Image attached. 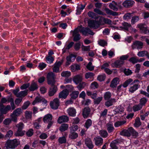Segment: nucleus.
Instances as JSON below:
<instances>
[{
    "mask_svg": "<svg viewBox=\"0 0 149 149\" xmlns=\"http://www.w3.org/2000/svg\"><path fill=\"white\" fill-rule=\"evenodd\" d=\"M22 113V111L20 108H17L10 115L12 121L15 123L17 122V117Z\"/></svg>",
    "mask_w": 149,
    "mask_h": 149,
    "instance_id": "1",
    "label": "nucleus"
},
{
    "mask_svg": "<svg viewBox=\"0 0 149 149\" xmlns=\"http://www.w3.org/2000/svg\"><path fill=\"white\" fill-rule=\"evenodd\" d=\"M52 115L48 114L45 116L43 118L44 123H48L47 128L48 129L51 127L54 123L53 121L52 120Z\"/></svg>",
    "mask_w": 149,
    "mask_h": 149,
    "instance_id": "2",
    "label": "nucleus"
},
{
    "mask_svg": "<svg viewBox=\"0 0 149 149\" xmlns=\"http://www.w3.org/2000/svg\"><path fill=\"white\" fill-rule=\"evenodd\" d=\"M19 142L17 139L7 141L5 144L6 146L9 148L14 149L19 144Z\"/></svg>",
    "mask_w": 149,
    "mask_h": 149,
    "instance_id": "3",
    "label": "nucleus"
},
{
    "mask_svg": "<svg viewBox=\"0 0 149 149\" xmlns=\"http://www.w3.org/2000/svg\"><path fill=\"white\" fill-rule=\"evenodd\" d=\"M78 28L79 31L84 36H87L88 34L93 35L94 34L93 32L88 27H82V26H81Z\"/></svg>",
    "mask_w": 149,
    "mask_h": 149,
    "instance_id": "4",
    "label": "nucleus"
},
{
    "mask_svg": "<svg viewBox=\"0 0 149 149\" xmlns=\"http://www.w3.org/2000/svg\"><path fill=\"white\" fill-rule=\"evenodd\" d=\"M55 76V74L52 72H49L47 75V83L49 85L54 84Z\"/></svg>",
    "mask_w": 149,
    "mask_h": 149,
    "instance_id": "5",
    "label": "nucleus"
},
{
    "mask_svg": "<svg viewBox=\"0 0 149 149\" xmlns=\"http://www.w3.org/2000/svg\"><path fill=\"white\" fill-rule=\"evenodd\" d=\"M140 83L139 81L138 80H135L131 84V86L129 89V91L133 93L137 90L139 88V84Z\"/></svg>",
    "mask_w": 149,
    "mask_h": 149,
    "instance_id": "6",
    "label": "nucleus"
},
{
    "mask_svg": "<svg viewBox=\"0 0 149 149\" xmlns=\"http://www.w3.org/2000/svg\"><path fill=\"white\" fill-rule=\"evenodd\" d=\"M143 45V43L139 41H135L133 42L131 45L133 49H142Z\"/></svg>",
    "mask_w": 149,
    "mask_h": 149,
    "instance_id": "7",
    "label": "nucleus"
},
{
    "mask_svg": "<svg viewBox=\"0 0 149 149\" xmlns=\"http://www.w3.org/2000/svg\"><path fill=\"white\" fill-rule=\"evenodd\" d=\"M137 27L139 29L140 32L142 33L146 34L149 33V30L148 27L145 26L144 24H140L137 25Z\"/></svg>",
    "mask_w": 149,
    "mask_h": 149,
    "instance_id": "8",
    "label": "nucleus"
},
{
    "mask_svg": "<svg viewBox=\"0 0 149 149\" xmlns=\"http://www.w3.org/2000/svg\"><path fill=\"white\" fill-rule=\"evenodd\" d=\"M73 32L72 36L73 37V40L76 42L79 40L81 38V36L79 33V30L78 28L75 29L74 31H72Z\"/></svg>",
    "mask_w": 149,
    "mask_h": 149,
    "instance_id": "9",
    "label": "nucleus"
},
{
    "mask_svg": "<svg viewBox=\"0 0 149 149\" xmlns=\"http://www.w3.org/2000/svg\"><path fill=\"white\" fill-rule=\"evenodd\" d=\"M50 105L52 109L55 110L57 109L59 105V99L57 98L55 99L50 102Z\"/></svg>",
    "mask_w": 149,
    "mask_h": 149,
    "instance_id": "10",
    "label": "nucleus"
},
{
    "mask_svg": "<svg viewBox=\"0 0 149 149\" xmlns=\"http://www.w3.org/2000/svg\"><path fill=\"white\" fill-rule=\"evenodd\" d=\"M97 21L93 20H89L88 21V26L91 28L97 29L98 28V25Z\"/></svg>",
    "mask_w": 149,
    "mask_h": 149,
    "instance_id": "11",
    "label": "nucleus"
},
{
    "mask_svg": "<svg viewBox=\"0 0 149 149\" xmlns=\"http://www.w3.org/2000/svg\"><path fill=\"white\" fill-rule=\"evenodd\" d=\"M51 87L49 88V95L50 96H53L56 93L57 90V87L53 84V85H50Z\"/></svg>",
    "mask_w": 149,
    "mask_h": 149,
    "instance_id": "12",
    "label": "nucleus"
},
{
    "mask_svg": "<svg viewBox=\"0 0 149 149\" xmlns=\"http://www.w3.org/2000/svg\"><path fill=\"white\" fill-rule=\"evenodd\" d=\"M85 144L89 149H92L94 146L91 140L89 138H87L85 139Z\"/></svg>",
    "mask_w": 149,
    "mask_h": 149,
    "instance_id": "13",
    "label": "nucleus"
},
{
    "mask_svg": "<svg viewBox=\"0 0 149 149\" xmlns=\"http://www.w3.org/2000/svg\"><path fill=\"white\" fill-rule=\"evenodd\" d=\"M95 145L97 146H100L103 143V139L99 136L95 137L94 139Z\"/></svg>",
    "mask_w": 149,
    "mask_h": 149,
    "instance_id": "14",
    "label": "nucleus"
},
{
    "mask_svg": "<svg viewBox=\"0 0 149 149\" xmlns=\"http://www.w3.org/2000/svg\"><path fill=\"white\" fill-rule=\"evenodd\" d=\"M134 2V1L131 0H126L123 3V5L124 7L126 8H128L133 6Z\"/></svg>",
    "mask_w": 149,
    "mask_h": 149,
    "instance_id": "15",
    "label": "nucleus"
},
{
    "mask_svg": "<svg viewBox=\"0 0 149 149\" xmlns=\"http://www.w3.org/2000/svg\"><path fill=\"white\" fill-rule=\"evenodd\" d=\"M68 120V117L66 116L63 115L59 117L58 120V122L61 124L63 123L67 122Z\"/></svg>",
    "mask_w": 149,
    "mask_h": 149,
    "instance_id": "16",
    "label": "nucleus"
},
{
    "mask_svg": "<svg viewBox=\"0 0 149 149\" xmlns=\"http://www.w3.org/2000/svg\"><path fill=\"white\" fill-rule=\"evenodd\" d=\"M82 75L81 74H78L74 77L73 81L76 84H78L82 81Z\"/></svg>",
    "mask_w": 149,
    "mask_h": 149,
    "instance_id": "17",
    "label": "nucleus"
},
{
    "mask_svg": "<svg viewBox=\"0 0 149 149\" xmlns=\"http://www.w3.org/2000/svg\"><path fill=\"white\" fill-rule=\"evenodd\" d=\"M130 127H129L127 129H124L120 132V135L130 137L131 136V134L130 132Z\"/></svg>",
    "mask_w": 149,
    "mask_h": 149,
    "instance_id": "18",
    "label": "nucleus"
},
{
    "mask_svg": "<svg viewBox=\"0 0 149 149\" xmlns=\"http://www.w3.org/2000/svg\"><path fill=\"white\" fill-rule=\"evenodd\" d=\"M68 115L72 117H74L76 116V109L73 107H70L67 110Z\"/></svg>",
    "mask_w": 149,
    "mask_h": 149,
    "instance_id": "19",
    "label": "nucleus"
},
{
    "mask_svg": "<svg viewBox=\"0 0 149 149\" xmlns=\"http://www.w3.org/2000/svg\"><path fill=\"white\" fill-rule=\"evenodd\" d=\"M91 111L90 109L88 107L84 108L83 110L82 115L84 118H87L90 114Z\"/></svg>",
    "mask_w": 149,
    "mask_h": 149,
    "instance_id": "20",
    "label": "nucleus"
},
{
    "mask_svg": "<svg viewBox=\"0 0 149 149\" xmlns=\"http://www.w3.org/2000/svg\"><path fill=\"white\" fill-rule=\"evenodd\" d=\"M68 94V91L67 89H65L60 93L58 95L59 97V98H63L65 99Z\"/></svg>",
    "mask_w": 149,
    "mask_h": 149,
    "instance_id": "21",
    "label": "nucleus"
},
{
    "mask_svg": "<svg viewBox=\"0 0 149 149\" xmlns=\"http://www.w3.org/2000/svg\"><path fill=\"white\" fill-rule=\"evenodd\" d=\"M109 8L114 11H117L118 10V5L115 1H113L109 5Z\"/></svg>",
    "mask_w": 149,
    "mask_h": 149,
    "instance_id": "22",
    "label": "nucleus"
},
{
    "mask_svg": "<svg viewBox=\"0 0 149 149\" xmlns=\"http://www.w3.org/2000/svg\"><path fill=\"white\" fill-rule=\"evenodd\" d=\"M61 62L60 61L56 62L54 65V66L53 68V70L54 72H58L59 70V67L61 65Z\"/></svg>",
    "mask_w": 149,
    "mask_h": 149,
    "instance_id": "23",
    "label": "nucleus"
},
{
    "mask_svg": "<svg viewBox=\"0 0 149 149\" xmlns=\"http://www.w3.org/2000/svg\"><path fill=\"white\" fill-rule=\"evenodd\" d=\"M27 93L28 91L27 90L22 91L18 93L17 97L22 98L27 95Z\"/></svg>",
    "mask_w": 149,
    "mask_h": 149,
    "instance_id": "24",
    "label": "nucleus"
},
{
    "mask_svg": "<svg viewBox=\"0 0 149 149\" xmlns=\"http://www.w3.org/2000/svg\"><path fill=\"white\" fill-rule=\"evenodd\" d=\"M105 10L106 13L108 15H112L113 16H117L118 15V13L113 11L112 10L109 9L108 8H105Z\"/></svg>",
    "mask_w": 149,
    "mask_h": 149,
    "instance_id": "25",
    "label": "nucleus"
},
{
    "mask_svg": "<svg viewBox=\"0 0 149 149\" xmlns=\"http://www.w3.org/2000/svg\"><path fill=\"white\" fill-rule=\"evenodd\" d=\"M38 86L37 84L34 82H32L29 88V89L31 91H34L38 89Z\"/></svg>",
    "mask_w": 149,
    "mask_h": 149,
    "instance_id": "26",
    "label": "nucleus"
},
{
    "mask_svg": "<svg viewBox=\"0 0 149 149\" xmlns=\"http://www.w3.org/2000/svg\"><path fill=\"white\" fill-rule=\"evenodd\" d=\"M72 58H74L73 60H74L75 57L73 54H71L67 57V62H66V65H69L70 64L71 62L72 61Z\"/></svg>",
    "mask_w": 149,
    "mask_h": 149,
    "instance_id": "27",
    "label": "nucleus"
},
{
    "mask_svg": "<svg viewBox=\"0 0 149 149\" xmlns=\"http://www.w3.org/2000/svg\"><path fill=\"white\" fill-rule=\"evenodd\" d=\"M118 78L117 77L114 78L111 81L110 86L112 88H114L116 87L118 83Z\"/></svg>",
    "mask_w": 149,
    "mask_h": 149,
    "instance_id": "28",
    "label": "nucleus"
},
{
    "mask_svg": "<svg viewBox=\"0 0 149 149\" xmlns=\"http://www.w3.org/2000/svg\"><path fill=\"white\" fill-rule=\"evenodd\" d=\"M71 70L73 72L76 71V70H80V66L79 65L77 64H74L70 66Z\"/></svg>",
    "mask_w": 149,
    "mask_h": 149,
    "instance_id": "29",
    "label": "nucleus"
},
{
    "mask_svg": "<svg viewBox=\"0 0 149 149\" xmlns=\"http://www.w3.org/2000/svg\"><path fill=\"white\" fill-rule=\"evenodd\" d=\"M69 138L71 139H75L78 137V134L74 132L70 131V133L69 134Z\"/></svg>",
    "mask_w": 149,
    "mask_h": 149,
    "instance_id": "30",
    "label": "nucleus"
},
{
    "mask_svg": "<svg viewBox=\"0 0 149 149\" xmlns=\"http://www.w3.org/2000/svg\"><path fill=\"white\" fill-rule=\"evenodd\" d=\"M130 132L131 135L132 134V136L134 138H136L138 136V133L136 132L134 129L132 127H130Z\"/></svg>",
    "mask_w": 149,
    "mask_h": 149,
    "instance_id": "31",
    "label": "nucleus"
},
{
    "mask_svg": "<svg viewBox=\"0 0 149 149\" xmlns=\"http://www.w3.org/2000/svg\"><path fill=\"white\" fill-rule=\"evenodd\" d=\"M68 124L66 123L63 124L60 127L59 130L61 132H63L68 130Z\"/></svg>",
    "mask_w": 149,
    "mask_h": 149,
    "instance_id": "32",
    "label": "nucleus"
},
{
    "mask_svg": "<svg viewBox=\"0 0 149 149\" xmlns=\"http://www.w3.org/2000/svg\"><path fill=\"white\" fill-rule=\"evenodd\" d=\"M32 113L31 111H25V116L27 120H31V119Z\"/></svg>",
    "mask_w": 149,
    "mask_h": 149,
    "instance_id": "33",
    "label": "nucleus"
},
{
    "mask_svg": "<svg viewBox=\"0 0 149 149\" xmlns=\"http://www.w3.org/2000/svg\"><path fill=\"white\" fill-rule=\"evenodd\" d=\"M107 129L109 133H111L113 131L114 128L112 124L108 123L107 125Z\"/></svg>",
    "mask_w": 149,
    "mask_h": 149,
    "instance_id": "34",
    "label": "nucleus"
},
{
    "mask_svg": "<svg viewBox=\"0 0 149 149\" xmlns=\"http://www.w3.org/2000/svg\"><path fill=\"white\" fill-rule=\"evenodd\" d=\"M118 141L117 140L112 141L111 143L110 146L112 149H118V147L116 145L118 143Z\"/></svg>",
    "mask_w": 149,
    "mask_h": 149,
    "instance_id": "35",
    "label": "nucleus"
},
{
    "mask_svg": "<svg viewBox=\"0 0 149 149\" xmlns=\"http://www.w3.org/2000/svg\"><path fill=\"white\" fill-rule=\"evenodd\" d=\"M124 63L123 60H120L116 61L114 63V65L116 67H119L122 65Z\"/></svg>",
    "mask_w": 149,
    "mask_h": 149,
    "instance_id": "36",
    "label": "nucleus"
},
{
    "mask_svg": "<svg viewBox=\"0 0 149 149\" xmlns=\"http://www.w3.org/2000/svg\"><path fill=\"white\" fill-rule=\"evenodd\" d=\"M25 131L22 130H17L15 133L14 135L16 136H21L24 134Z\"/></svg>",
    "mask_w": 149,
    "mask_h": 149,
    "instance_id": "37",
    "label": "nucleus"
},
{
    "mask_svg": "<svg viewBox=\"0 0 149 149\" xmlns=\"http://www.w3.org/2000/svg\"><path fill=\"white\" fill-rule=\"evenodd\" d=\"M122 25L123 26L122 27V28L126 30H128L129 28L131 26L130 24L126 22L122 23Z\"/></svg>",
    "mask_w": 149,
    "mask_h": 149,
    "instance_id": "38",
    "label": "nucleus"
},
{
    "mask_svg": "<svg viewBox=\"0 0 149 149\" xmlns=\"http://www.w3.org/2000/svg\"><path fill=\"white\" fill-rule=\"evenodd\" d=\"M79 93L78 91H74L70 94V95L71 99H75L78 96Z\"/></svg>",
    "mask_w": 149,
    "mask_h": 149,
    "instance_id": "39",
    "label": "nucleus"
},
{
    "mask_svg": "<svg viewBox=\"0 0 149 149\" xmlns=\"http://www.w3.org/2000/svg\"><path fill=\"white\" fill-rule=\"evenodd\" d=\"M142 107L141 104H138L134 105L132 108L133 110L134 111H139L142 108Z\"/></svg>",
    "mask_w": 149,
    "mask_h": 149,
    "instance_id": "40",
    "label": "nucleus"
},
{
    "mask_svg": "<svg viewBox=\"0 0 149 149\" xmlns=\"http://www.w3.org/2000/svg\"><path fill=\"white\" fill-rule=\"evenodd\" d=\"M141 125V123L140 122V118L137 117L136 118L135 120V122L134 124V126L136 127H138Z\"/></svg>",
    "mask_w": 149,
    "mask_h": 149,
    "instance_id": "41",
    "label": "nucleus"
},
{
    "mask_svg": "<svg viewBox=\"0 0 149 149\" xmlns=\"http://www.w3.org/2000/svg\"><path fill=\"white\" fill-rule=\"evenodd\" d=\"M99 134L103 138H106L108 135L107 131L104 130H101L99 131Z\"/></svg>",
    "mask_w": 149,
    "mask_h": 149,
    "instance_id": "42",
    "label": "nucleus"
},
{
    "mask_svg": "<svg viewBox=\"0 0 149 149\" xmlns=\"http://www.w3.org/2000/svg\"><path fill=\"white\" fill-rule=\"evenodd\" d=\"M61 75L62 77L68 78L71 75V72L68 71H63L61 73Z\"/></svg>",
    "mask_w": 149,
    "mask_h": 149,
    "instance_id": "43",
    "label": "nucleus"
},
{
    "mask_svg": "<svg viewBox=\"0 0 149 149\" xmlns=\"http://www.w3.org/2000/svg\"><path fill=\"white\" fill-rule=\"evenodd\" d=\"M115 102V99H111L110 100L106 102L105 104L106 106L109 107V106L112 105L113 104V103Z\"/></svg>",
    "mask_w": 149,
    "mask_h": 149,
    "instance_id": "44",
    "label": "nucleus"
},
{
    "mask_svg": "<svg viewBox=\"0 0 149 149\" xmlns=\"http://www.w3.org/2000/svg\"><path fill=\"white\" fill-rule=\"evenodd\" d=\"M133 81L132 79H129L126 80L125 82H124L122 86L124 88L126 87L129 85Z\"/></svg>",
    "mask_w": 149,
    "mask_h": 149,
    "instance_id": "45",
    "label": "nucleus"
},
{
    "mask_svg": "<svg viewBox=\"0 0 149 149\" xmlns=\"http://www.w3.org/2000/svg\"><path fill=\"white\" fill-rule=\"evenodd\" d=\"M79 84L77 87L79 90L81 91L82 89L84 88L85 87L86 85V83L85 82H83L81 83L80 82Z\"/></svg>",
    "mask_w": 149,
    "mask_h": 149,
    "instance_id": "46",
    "label": "nucleus"
},
{
    "mask_svg": "<svg viewBox=\"0 0 149 149\" xmlns=\"http://www.w3.org/2000/svg\"><path fill=\"white\" fill-rule=\"evenodd\" d=\"M92 122L90 119H88L86 121L85 124V126L88 129L92 125Z\"/></svg>",
    "mask_w": 149,
    "mask_h": 149,
    "instance_id": "47",
    "label": "nucleus"
},
{
    "mask_svg": "<svg viewBox=\"0 0 149 149\" xmlns=\"http://www.w3.org/2000/svg\"><path fill=\"white\" fill-rule=\"evenodd\" d=\"M88 15L89 17L95 19H97L98 18L96 14L92 12L89 11L88 12Z\"/></svg>",
    "mask_w": 149,
    "mask_h": 149,
    "instance_id": "48",
    "label": "nucleus"
},
{
    "mask_svg": "<svg viewBox=\"0 0 149 149\" xmlns=\"http://www.w3.org/2000/svg\"><path fill=\"white\" fill-rule=\"evenodd\" d=\"M97 24L98 25V27L100 25H103L104 24V18L102 17H100L98 21H97Z\"/></svg>",
    "mask_w": 149,
    "mask_h": 149,
    "instance_id": "49",
    "label": "nucleus"
},
{
    "mask_svg": "<svg viewBox=\"0 0 149 149\" xmlns=\"http://www.w3.org/2000/svg\"><path fill=\"white\" fill-rule=\"evenodd\" d=\"M58 141L60 144L65 143L66 142V138L65 136L60 137L58 139Z\"/></svg>",
    "mask_w": 149,
    "mask_h": 149,
    "instance_id": "50",
    "label": "nucleus"
},
{
    "mask_svg": "<svg viewBox=\"0 0 149 149\" xmlns=\"http://www.w3.org/2000/svg\"><path fill=\"white\" fill-rule=\"evenodd\" d=\"M24 125L22 122H20L17 124L16 127L17 128V130H22L24 127Z\"/></svg>",
    "mask_w": 149,
    "mask_h": 149,
    "instance_id": "51",
    "label": "nucleus"
},
{
    "mask_svg": "<svg viewBox=\"0 0 149 149\" xmlns=\"http://www.w3.org/2000/svg\"><path fill=\"white\" fill-rule=\"evenodd\" d=\"M137 57H132L130 58L129 61L133 64L138 63V59Z\"/></svg>",
    "mask_w": 149,
    "mask_h": 149,
    "instance_id": "52",
    "label": "nucleus"
},
{
    "mask_svg": "<svg viewBox=\"0 0 149 149\" xmlns=\"http://www.w3.org/2000/svg\"><path fill=\"white\" fill-rule=\"evenodd\" d=\"M111 96V93L109 92H107L104 94V97L105 100H108L110 98Z\"/></svg>",
    "mask_w": 149,
    "mask_h": 149,
    "instance_id": "53",
    "label": "nucleus"
},
{
    "mask_svg": "<svg viewBox=\"0 0 149 149\" xmlns=\"http://www.w3.org/2000/svg\"><path fill=\"white\" fill-rule=\"evenodd\" d=\"M139 18L138 16H135L132 18L131 19V24H134L136 22L139 21Z\"/></svg>",
    "mask_w": 149,
    "mask_h": 149,
    "instance_id": "54",
    "label": "nucleus"
},
{
    "mask_svg": "<svg viewBox=\"0 0 149 149\" xmlns=\"http://www.w3.org/2000/svg\"><path fill=\"white\" fill-rule=\"evenodd\" d=\"M106 78L105 75L104 74H103L99 75L97 77L98 80L100 81H104Z\"/></svg>",
    "mask_w": 149,
    "mask_h": 149,
    "instance_id": "55",
    "label": "nucleus"
},
{
    "mask_svg": "<svg viewBox=\"0 0 149 149\" xmlns=\"http://www.w3.org/2000/svg\"><path fill=\"white\" fill-rule=\"evenodd\" d=\"M126 123L125 121H117L114 124V126L116 127H118Z\"/></svg>",
    "mask_w": 149,
    "mask_h": 149,
    "instance_id": "56",
    "label": "nucleus"
},
{
    "mask_svg": "<svg viewBox=\"0 0 149 149\" xmlns=\"http://www.w3.org/2000/svg\"><path fill=\"white\" fill-rule=\"evenodd\" d=\"M42 97H36L35 100L33 101L32 104L33 105H35V104L38 102L42 101Z\"/></svg>",
    "mask_w": 149,
    "mask_h": 149,
    "instance_id": "57",
    "label": "nucleus"
},
{
    "mask_svg": "<svg viewBox=\"0 0 149 149\" xmlns=\"http://www.w3.org/2000/svg\"><path fill=\"white\" fill-rule=\"evenodd\" d=\"M13 134V131L11 130H9L5 135V137L6 138H10L12 136Z\"/></svg>",
    "mask_w": 149,
    "mask_h": 149,
    "instance_id": "58",
    "label": "nucleus"
},
{
    "mask_svg": "<svg viewBox=\"0 0 149 149\" xmlns=\"http://www.w3.org/2000/svg\"><path fill=\"white\" fill-rule=\"evenodd\" d=\"M107 110L106 109H105L101 113L100 118L101 119L102 118H104L107 115Z\"/></svg>",
    "mask_w": 149,
    "mask_h": 149,
    "instance_id": "59",
    "label": "nucleus"
},
{
    "mask_svg": "<svg viewBox=\"0 0 149 149\" xmlns=\"http://www.w3.org/2000/svg\"><path fill=\"white\" fill-rule=\"evenodd\" d=\"M46 61L48 63H51L54 61V58L52 56H48L46 58Z\"/></svg>",
    "mask_w": 149,
    "mask_h": 149,
    "instance_id": "60",
    "label": "nucleus"
},
{
    "mask_svg": "<svg viewBox=\"0 0 149 149\" xmlns=\"http://www.w3.org/2000/svg\"><path fill=\"white\" fill-rule=\"evenodd\" d=\"M98 87V85L97 82H92L91 85V88L92 89H95L97 88Z\"/></svg>",
    "mask_w": 149,
    "mask_h": 149,
    "instance_id": "61",
    "label": "nucleus"
},
{
    "mask_svg": "<svg viewBox=\"0 0 149 149\" xmlns=\"http://www.w3.org/2000/svg\"><path fill=\"white\" fill-rule=\"evenodd\" d=\"M147 53V51L144 50L138 52L137 55L139 57H144L145 56V54Z\"/></svg>",
    "mask_w": 149,
    "mask_h": 149,
    "instance_id": "62",
    "label": "nucleus"
},
{
    "mask_svg": "<svg viewBox=\"0 0 149 149\" xmlns=\"http://www.w3.org/2000/svg\"><path fill=\"white\" fill-rule=\"evenodd\" d=\"M33 134V130L32 129H29L26 133V135L29 136L30 137Z\"/></svg>",
    "mask_w": 149,
    "mask_h": 149,
    "instance_id": "63",
    "label": "nucleus"
},
{
    "mask_svg": "<svg viewBox=\"0 0 149 149\" xmlns=\"http://www.w3.org/2000/svg\"><path fill=\"white\" fill-rule=\"evenodd\" d=\"M30 104V103L29 101H27L24 103L22 107V109L23 110L26 109L29 106Z\"/></svg>",
    "mask_w": 149,
    "mask_h": 149,
    "instance_id": "64",
    "label": "nucleus"
}]
</instances>
